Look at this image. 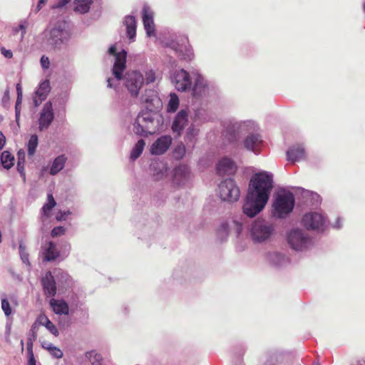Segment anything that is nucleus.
Returning a JSON list of instances; mask_svg holds the SVG:
<instances>
[{
    "mask_svg": "<svg viewBox=\"0 0 365 365\" xmlns=\"http://www.w3.org/2000/svg\"><path fill=\"white\" fill-rule=\"evenodd\" d=\"M273 187L272 176L267 173L255 174L249 185L243 212L250 217H254L266 205Z\"/></svg>",
    "mask_w": 365,
    "mask_h": 365,
    "instance_id": "obj_1",
    "label": "nucleus"
},
{
    "mask_svg": "<svg viewBox=\"0 0 365 365\" xmlns=\"http://www.w3.org/2000/svg\"><path fill=\"white\" fill-rule=\"evenodd\" d=\"M66 22H58L50 30H46L43 32L44 43L49 46L51 49H59L61 46L68 42L71 35L70 33L66 30Z\"/></svg>",
    "mask_w": 365,
    "mask_h": 365,
    "instance_id": "obj_2",
    "label": "nucleus"
},
{
    "mask_svg": "<svg viewBox=\"0 0 365 365\" xmlns=\"http://www.w3.org/2000/svg\"><path fill=\"white\" fill-rule=\"evenodd\" d=\"M155 114L150 111L140 112L133 124V132L140 136H148L155 133L159 128V121Z\"/></svg>",
    "mask_w": 365,
    "mask_h": 365,
    "instance_id": "obj_3",
    "label": "nucleus"
},
{
    "mask_svg": "<svg viewBox=\"0 0 365 365\" xmlns=\"http://www.w3.org/2000/svg\"><path fill=\"white\" fill-rule=\"evenodd\" d=\"M295 200L290 192L278 193L273 203V214L278 217H284L294 208Z\"/></svg>",
    "mask_w": 365,
    "mask_h": 365,
    "instance_id": "obj_4",
    "label": "nucleus"
},
{
    "mask_svg": "<svg viewBox=\"0 0 365 365\" xmlns=\"http://www.w3.org/2000/svg\"><path fill=\"white\" fill-rule=\"evenodd\" d=\"M220 198L224 201L234 202L238 200L240 191L234 180L226 179L218 186Z\"/></svg>",
    "mask_w": 365,
    "mask_h": 365,
    "instance_id": "obj_5",
    "label": "nucleus"
},
{
    "mask_svg": "<svg viewBox=\"0 0 365 365\" xmlns=\"http://www.w3.org/2000/svg\"><path fill=\"white\" fill-rule=\"evenodd\" d=\"M287 241L290 247L297 251L307 249L312 245V240L299 229H294L289 232Z\"/></svg>",
    "mask_w": 365,
    "mask_h": 365,
    "instance_id": "obj_6",
    "label": "nucleus"
},
{
    "mask_svg": "<svg viewBox=\"0 0 365 365\" xmlns=\"http://www.w3.org/2000/svg\"><path fill=\"white\" fill-rule=\"evenodd\" d=\"M274 231L272 224L264 220H256L251 228V236L255 242H261L267 240Z\"/></svg>",
    "mask_w": 365,
    "mask_h": 365,
    "instance_id": "obj_7",
    "label": "nucleus"
},
{
    "mask_svg": "<svg viewBox=\"0 0 365 365\" xmlns=\"http://www.w3.org/2000/svg\"><path fill=\"white\" fill-rule=\"evenodd\" d=\"M108 53L115 56V62L112 68L113 74L117 81H120L125 69L127 52L125 50L116 52V48L113 45L108 48Z\"/></svg>",
    "mask_w": 365,
    "mask_h": 365,
    "instance_id": "obj_8",
    "label": "nucleus"
},
{
    "mask_svg": "<svg viewBox=\"0 0 365 365\" xmlns=\"http://www.w3.org/2000/svg\"><path fill=\"white\" fill-rule=\"evenodd\" d=\"M143 82L144 78L138 71H128L125 74V86L132 96H138Z\"/></svg>",
    "mask_w": 365,
    "mask_h": 365,
    "instance_id": "obj_9",
    "label": "nucleus"
},
{
    "mask_svg": "<svg viewBox=\"0 0 365 365\" xmlns=\"http://www.w3.org/2000/svg\"><path fill=\"white\" fill-rule=\"evenodd\" d=\"M173 83L179 91H187L190 90L192 87L190 74L184 69H180L175 73Z\"/></svg>",
    "mask_w": 365,
    "mask_h": 365,
    "instance_id": "obj_10",
    "label": "nucleus"
},
{
    "mask_svg": "<svg viewBox=\"0 0 365 365\" xmlns=\"http://www.w3.org/2000/svg\"><path fill=\"white\" fill-rule=\"evenodd\" d=\"M54 118L53 105L51 101L46 103L40 113L38 128L41 131L48 128Z\"/></svg>",
    "mask_w": 365,
    "mask_h": 365,
    "instance_id": "obj_11",
    "label": "nucleus"
},
{
    "mask_svg": "<svg viewBox=\"0 0 365 365\" xmlns=\"http://www.w3.org/2000/svg\"><path fill=\"white\" fill-rule=\"evenodd\" d=\"M302 222L307 230H318L323 226L324 217L319 213L309 212L303 216Z\"/></svg>",
    "mask_w": 365,
    "mask_h": 365,
    "instance_id": "obj_12",
    "label": "nucleus"
},
{
    "mask_svg": "<svg viewBox=\"0 0 365 365\" xmlns=\"http://www.w3.org/2000/svg\"><path fill=\"white\" fill-rule=\"evenodd\" d=\"M175 50L184 60L190 61L194 58L195 54L192 47L189 42L187 36L182 38L177 43Z\"/></svg>",
    "mask_w": 365,
    "mask_h": 365,
    "instance_id": "obj_13",
    "label": "nucleus"
},
{
    "mask_svg": "<svg viewBox=\"0 0 365 365\" xmlns=\"http://www.w3.org/2000/svg\"><path fill=\"white\" fill-rule=\"evenodd\" d=\"M171 143L172 138L170 136H161L153 143L150 148V152L153 155H162L168 150Z\"/></svg>",
    "mask_w": 365,
    "mask_h": 365,
    "instance_id": "obj_14",
    "label": "nucleus"
},
{
    "mask_svg": "<svg viewBox=\"0 0 365 365\" xmlns=\"http://www.w3.org/2000/svg\"><path fill=\"white\" fill-rule=\"evenodd\" d=\"M237 166L235 163L230 158H222L216 166L217 173L219 175H232L235 173Z\"/></svg>",
    "mask_w": 365,
    "mask_h": 365,
    "instance_id": "obj_15",
    "label": "nucleus"
},
{
    "mask_svg": "<svg viewBox=\"0 0 365 365\" xmlns=\"http://www.w3.org/2000/svg\"><path fill=\"white\" fill-rule=\"evenodd\" d=\"M42 255L43 262L55 261L60 255L56 244L49 241L42 246Z\"/></svg>",
    "mask_w": 365,
    "mask_h": 365,
    "instance_id": "obj_16",
    "label": "nucleus"
},
{
    "mask_svg": "<svg viewBox=\"0 0 365 365\" xmlns=\"http://www.w3.org/2000/svg\"><path fill=\"white\" fill-rule=\"evenodd\" d=\"M305 158V150L302 145H294L287 151V160L292 163L304 160Z\"/></svg>",
    "mask_w": 365,
    "mask_h": 365,
    "instance_id": "obj_17",
    "label": "nucleus"
},
{
    "mask_svg": "<svg viewBox=\"0 0 365 365\" xmlns=\"http://www.w3.org/2000/svg\"><path fill=\"white\" fill-rule=\"evenodd\" d=\"M44 294L47 297H54L56 294V286L53 276L51 272H46L41 279Z\"/></svg>",
    "mask_w": 365,
    "mask_h": 365,
    "instance_id": "obj_18",
    "label": "nucleus"
},
{
    "mask_svg": "<svg viewBox=\"0 0 365 365\" xmlns=\"http://www.w3.org/2000/svg\"><path fill=\"white\" fill-rule=\"evenodd\" d=\"M143 22L147 35L148 36H155V26L153 21V14L145 6L143 9Z\"/></svg>",
    "mask_w": 365,
    "mask_h": 365,
    "instance_id": "obj_19",
    "label": "nucleus"
},
{
    "mask_svg": "<svg viewBox=\"0 0 365 365\" xmlns=\"http://www.w3.org/2000/svg\"><path fill=\"white\" fill-rule=\"evenodd\" d=\"M50 91L51 86L48 80H45L41 83L35 93L36 96L34 98V103L35 106H38L47 98Z\"/></svg>",
    "mask_w": 365,
    "mask_h": 365,
    "instance_id": "obj_20",
    "label": "nucleus"
},
{
    "mask_svg": "<svg viewBox=\"0 0 365 365\" xmlns=\"http://www.w3.org/2000/svg\"><path fill=\"white\" fill-rule=\"evenodd\" d=\"M242 230V225L235 220H232L230 223L224 222L221 225L220 228L218 230V235L220 236H227L229 232H233L237 236H238Z\"/></svg>",
    "mask_w": 365,
    "mask_h": 365,
    "instance_id": "obj_21",
    "label": "nucleus"
},
{
    "mask_svg": "<svg viewBox=\"0 0 365 365\" xmlns=\"http://www.w3.org/2000/svg\"><path fill=\"white\" fill-rule=\"evenodd\" d=\"M262 143V137L258 134H251L244 140V146L254 153L259 152V148Z\"/></svg>",
    "mask_w": 365,
    "mask_h": 365,
    "instance_id": "obj_22",
    "label": "nucleus"
},
{
    "mask_svg": "<svg viewBox=\"0 0 365 365\" xmlns=\"http://www.w3.org/2000/svg\"><path fill=\"white\" fill-rule=\"evenodd\" d=\"M187 112L185 110H181L177 114L173 125L172 130L173 132H177L178 134L183 130L187 122Z\"/></svg>",
    "mask_w": 365,
    "mask_h": 365,
    "instance_id": "obj_23",
    "label": "nucleus"
},
{
    "mask_svg": "<svg viewBox=\"0 0 365 365\" xmlns=\"http://www.w3.org/2000/svg\"><path fill=\"white\" fill-rule=\"evenodd\" d=\"M189 171L186 165H180L173 170V182L180 185L188 178Z\"/></svg>",
    "mask_w": 365,
    "mask_h": 365,
    "instance_id": "obj_24",
    "label": "nucleus"
},
{
    "mask_svg": "<svg viewBox=\"0 0 365 365\" xmlns=\"http://www.w3.org/2000/svg\"><path fill=\"white\" fill-rule=\"evenodd\" d=\"M50 305L53 311L57 314H68L69 308L68 304L63 299H51Z\"/></svg>",
    "mask_w": 365,
    "mask_h": 365,
    "instance_id": "obj_25",
    "label": "nucleus"
},
{
    "mask_svg": "<svg viewBox=\"0 0 365 365\" xmlns=\"http://www.w3.org/2000/svg\"><path fill=\"white\" fill-rule=\"evenodd\" d=\"M124 24L126 26L127 36L129 39L133 40L136 35V20L133 16L128 15L124 19Z\"/></svg>",
    "mask_w": 365,
    "mask_h": 365,
    "instance_id": "obj_26",
    "label": "nucleus"
},
{
    "mask_svg": "<svg viewBox=\"0 0 365 365\" xmlns=\"http://www.w3.org/2000/svg\"><path fill=\"white\" fill-rule=\"evenodd\" d=\"M67 158L65 155H61L55 158L50 169V174L52 175H56L59 173L65 165Z\"/></svg>",
    "mask_w": 365,
    "mask_h": 365,
    "instance_id": "obj_27",
    "label": "nucleus"
},
{
    "mask_svg": "<svg viewBox=\"0 0 365 365\" xmlns=\"http://www.w3.org/2000/svg\"><path fill=\"white\" fill-rule=\"evenodd\" d=\"M141 101L149 108L150 106H154L155 102L159 101V99L153 90H146L141 97Z\"/></svg>",
    "mask_w": 365,
    "mask_h": 365,
    "instance_id": "obj_28",
    "label": "nucleus"
},
{
    "mask_svg": "<svg viewBox=\"0 0 365 365\" xmlns=\"http://www.w3.org/2000/svg\"><path fill=\"white\" fill-rule=\"evenodd\" d=\"M93 4L92 0H75L74 11L80 14H86L88 12L91 5Z\"/></svg>",
    "mask_w": 365,
    "mask_h": 365,
    "instance_id": "obj_29",
    "label": "nucleus"
},
{
    "mask_svg": "<svg viewBox=\"0 0 365 365\" xmlns=\"http://www.w3.org/2000/svg\"><path fill=\"white\" fill-rule=\"evenodd\" d=\"M14 156L8 150H4L1 155V163L2 166L9 170L14 165Z\"/></svg>",
    "mask_w": 365,
    "mask_h": 365,
    "instance_id": "obj_30",
    "label": "nucleus"
},
{
    "mask_svg": "<svg viewBox=\"0 0 365 365\" xmlns=\"http://www.w3.org/2000/svg\"><path fill=\"white\" fill-rule=\"evenodd\" d=\"M240 128V125L236 123L227 128L225 136L230 143L235 142L238 140Z\"/></svg>",
    "mask_w": 365,
    "mask_h": 365,
    "instance_id": "obj_31",
    "label": "nucleus"
},
{
    "mask_svg": "<svg viewBox=\"0 0 365 365\" xmlns=\"http://www.w3.org/2000/svg\"><path fill=\"white\" fill-rule=\"evenodd\" d=\"M145 145V143L144 140H143V139L139 140L136 143V144L135 145L134 148H133V150L130 153V159L133 160H135L138 158H139L143 151Z\"/></svg>",
    "mask_w": 365,
    "mask_h": 365,
    "instance_id": "obj_32",
    "label": "nucleus"
},
{
    "mask_svg": "<svg viewBox=\"0 0 365 365\" xmlns=\"http://www.w3.org/2000/svg\"><path fill=\"white\" fill-rule=\"evenodd\" d=\"M47 200L48 202L42 207V212L44 215L48 217L50 215L51 210L56 206V202L51 193H48L47 195Z\"/></svg>",
    "mask_w": 365,
    "mask_h": 365,
    "instance_id": "obj_33",
    "label": "nucleus"
},
{
    "mask_svg": "<svg viewBox=\"0 0 365 365\" xmlns=\"http://www.w3.org/2000/svg\"><path fill=\"white\" fill-rule=\"evenodd\" d=\"M206 89V85L203 83V81L200 78H197L192 88V95L194 96H202Z\"/></svg>",
    "mask_w": 365,
    "mask_h": 365,
    "instance_id": "obj_34",
    "label": "nucleus"
},
{
    "mask_svg": "<svg viewBox=\"0 0 365 365\" xmlns=\"http://www.w3.org/2000/svg\"><path fill=\"white\" fill-rule=\"evenodd\" d=\"M86 356L89 359V361L92 365H102L103 357L100 354L96 353L95 351L86 352Z\"/></svg>",
    "mask_w": 365,
    "mask_h": 365,
    "instance_id": "obj_35",
    "label": "nucleus"
},
{
    "mask_svg": "<svg viewBox=\"0 0 365 365\" xmlns=\"http://www.w3.org/2000/svg\"><path fill=\"white\" fill-rule=\"evenodd\" d=\"M38 136L36 135H31L28 142V144H27L29 155H34L36 148L38 146Z\"/></svg>",
    "mask_w": 365,
    "mask_h": 365,
    "instance_id": "obj_36",
    "label": "nucleus"
},
{
    "mask_svg": "<svg viewBox=\"0 0 365 365\" xmlns=\"http://www.w3.org/2000/svg\"><path fill=\"white\" fill-rule=\"evenodd\" d=\"M170 96L167 110L168 112H175L179 106V98L175 93H171Z\"/></svg>",
    "mask_w": 365,
    "mask_h": 365,
    "instance_id": "obj_37",
    "label": "nucleus"
},
{
    "mask_svg": "<svg viewBox=\"0 0 365 365\" xmlns=\"http://www.w3.org/2000/svg\"><path fill=\"white\" fill-rule=\"evenodd\" d=\"M43 346L44 348H46V349L48 350V351L50 352V354L55 358L56 359H60L63 356V352L62 351L56 347V346H52V344H49L47 347L44 346V345H43Z\"/></svg>",
    "mask_w": 365,
    "mask_h": 365,
    "instance_id": "obj_38",
    "label": "nucleus"
},
{
    "mask_svg": "<svg viewBox=\"0 0 365 365\" xmlns=\"http://www.w3.org/2000/svg\"><path fill=\"white\" fill-rule=\"evenodd\" d=\"M1 309L6 317H9L11 314V307L8 299L6 298L1 299Z\"/></svg>",
    "mask_w": 365,
    "mask_h": 365,
    "instance_id": "obj_39",
    "label": "nucleus"
},
{
    "mask_svg": "<svg viewBox=\"0 0 365 365\" xmlns=\"http://www.w3.org/2000/svg\"><path fill=\"white\" fill-rule=\"evenodd\" d=\"M45 319V327L51 331V333H52L55 336H58V331L56 326L47 317H46Z\"/></svg>",
    "mask_w": 365,
    "mask_h": 365,
    "instance_id": "obj_40",
    "label": "nucleus"
},
{
    "mask_svg": "<svg viewBox=\"0 0 365 365\" xmlns=\"http://www.w3.org/2000/svg\"><path fill=\"white\" fill-rule=\"evenodd\" d=\"M65 232H66V230L63 227L57 226V227H53V230H51V236L52 237L61 236V235H64Z\"/></svg>",
    "mask_w": 365,
    "mask_h": 365,
    "instance_id": "obj_41",
    "label": "nucleus"
},
{
    "mask_svg": "<svg viewBox=\"0 0 365 365\" xmlns=\"http://www.w3.org/2000/svg\"><path fill=\"white\" fill-rule=\"evenodd\" d=\"M145 80L147 83H153L155 81V72L152 70L146 72L145 73Z\"/></svg>",
    "mask_w": 365,
    "mask_h": 365,
    "instance_id": "obj_42",
    "label": "nucleus"
},
{
    "mask_svg": "<svg viewBox=\"0 0 365 365\" xmlns=\"http://www.w3.org/2000/svg\"><path fill=\"white\" fill-rule=\"evenodd\" d=\"M41 64L42 68H48L50 66V61L48 57L43 56L41 58Z\"/></svg>",
    "mask_w": 365,
    "mask_h": 365,
    "instance_id": "obj_43",
    "label": "nucleus"
},
{
    "mask_svg": "<svg viewBox=\"0 0 365 365\" xmlns=\"http://www.w3.org/2000/svg\"><path fill=\"white\" fill-rule=\"evenodd\" d=\"M26 346H27V351H28L30 356H31L32 355H34V354H33V341H32L31 339H28Z\"/></svg>",
    "mask_w": 365,
    "mask_h": 365,
    "instance_id": "obj_44",
    "label": "nucleus"
},
{
    "mask_svg": "<svg viewBox=\"0 0 365 365\" xmlns=\"http://www.w3.org/2000/svg\"><path fill=\"white\" fill-rule=\"evenodd\" d=\"M1 53L6 58H11L13 56V53L11 50H6L5 48H1Z\"/></svg>",
    "mask_w": 365,
    "mask_h": 365,
    "instance_id": "obj_45",
    "label": "nucleus"
},
{
    "mask_svg": "<svg viewBox=\"0 0 365 365\" xmlns=\"http://www.w3.org/2000/svg\"><path fill=\"white\" fill-rule=\"evenodd\" d=\"M6 143V138L3 133L0 130V150L3 149Z\"/></svg>",
    "mask_w": 365,
    "mask_h": 365,
    "instance_id": "obj_46",
    "label": "nucleus"
},
{
    "mask_svg": "<svg viewBox=\"0 0 365 365\" xmlns=\"http://www.w3.org/2000/svg\"><path fill=\"white\" fill-rule=\"evenodd\" d=\"M17 156H18V161H21L23 163L25 162V153L23 150H20L18 153H17Z\"/></svg>",
    "mask_w": 365,
    "mask_h": 365,
    "instance_id": "obj_47",
    "label": "nucleus"
},
{
    "mask_svg": "<svg viewBox=\"0 0 365 365\" xmlns=\"http://www.w3.org/2000/svg\"><path fill=\"white\" fill-rule=\"evenodd\" d=\"M71 0H58L57 4L54 6L55 8H61L66 6L70 2Z\"/></svg>",
    "mask_w": 365,
    "mask_h": 365,
    "instance_id": "obj_48",
    "label": "nucleus"
},
{
    "mask_svg": "<svg viewBox=\"0 0 365 365\" xmlns=\"http://www.w3.org/2000/svg\"><path fill=\"white\" fill-rule=\"evenodd\" d=\"M68 214H70V212H68ZM66 215H67L66 212H60L59 213L57 214L56 218L58 221L64 220H66Z\"/></svg>",
    "mask_w": 365,
    "mask_h": 365,
    "instance_id": "obj_49",
    "label": "nucleus"
},
{
    "mask_svg": "<svg viewBox=\"0 0 365 365\" xmlns=\"http://www.w3.org/2000/svg\"><path fill=\"white\" fill-rule=\"evenodd\" d=\"M17 169L19 170V172L22 174L24 173V163L21 162V161H18L17 162Z\"/></svg>",
    "mask_w": 365,
    "mask_h": 365,
    "instance_id": "obj_50",
    "label": "nucleus"
},
{
    "mask_svg": "<svg viewBox=\"0 0 365 365\" xmlns=\"http://www.w3.org/2000/svg\"><path fill=\"white\" fill-rule=\"evenodd\" d=\"M47 1L48 0H38V3L36 7V12L39 11L42 6H44Z\"/></svg>",
    "mask_w": 365,
    "mask_h": 365,
    "instance_id": "obj_51",
    "label": "nucleus"
},
{
    "mask_svg": "<svg viewBox=\"0 0 365 365\" xmlns=\"http://www.w3.org/2000/svg\"><path fill=\"white\" fill-rule=\"evenodd\" d=\"M19 250H20V253H21V258H22L23 261L24 262H26V260L28 261V257L24 256L23 254V252L24 250V247L21 244L19 245Z\"/></svg>",
    "mask_w": 365,
    "mask_h": 365,
    "instance_id": "obj_52",
    "label": "nucleus"
},
{
    "mask_svg": "<svg viewBox=\"0 0 365 365\" xmlns=\"http://www.w3.org/2000/svg\"><path fill=\"white\" fill-rule=\"evenodd\" d=\"M22 96H17L15 109L17 110V106L21 104Z\"/></svg>",
    "mask_w": 365,
    "mask_h": 365,
    "instance_id": "obj_53",
    "label": "nucleus"
},
{
    "mask_svg": "<svg viewBox=\"0 0 365 365\" xmlns=\"http://www.w3.org/2000/svg\"><path fill=\"white\" fill-rule=\"evenodd\" d=\"M19 29L22 31V37H24V34H26V26L24 24H20L19 26Z\"/></svg>",
    "mask_w": 365,
    "mask_h": 365,
    "instance_id": "obj_54",
    "label": "nucleus"
},
{
    "mask_svg": "<svg viewBox=\"0 0 365 365\" xmlns=\"http://www.w3.org/2000/svg\"><path fill=\"white\" fill-rule=\"evenodd\" d=\"M17 96H22L21 86L19 83L16 85Z\"/></svg>",
    "mask_w": 365,
    "mask_h": 365,
    "instance_id": "obj_55",
    "label": "nucleus"
},
{
    "mask_svg": "<svg viewBox=\"0 0 365 365\" xmlns=\"http://www.w3.org/2000/svg\"><path fill=\"white\" fill-rule=\"evenodd\" d=\"M29 365H36L35 359L34 355L29 357Z\"/></svg>",
    "mask_w": 365,
    "mask_h": 365,
    "instance_id": "obj_56",
    "label": "nucleus"
},
{
    "mask_svg": "<svg viewBox=\"0 0 365 365\" xmlns=\"http://www.w3.org/2000/svg\"><path fill=\"white\" fill-rule=\"evenodd\" d=\"M107 82H108V88H114L115 87V86L112 83V79L110 78H108Z\"/></svg>",
    "mask_w": 365,
    "mask_h": 365,
    "instance_id": "obj_57",
    "label": "nucleus"
},
{
    "mask_svg": "<svg viewBox=\"0 0 365 365\" xmlns=\"http://www.w3.org/2000/svg\"><path fill=\"white\" fill-rule=\"evenodd\" d=\"M161 165V163H159V162H155V163H153L151 164V168L153 169H155L157 167H160V165Z\"/></svg>",
    "mask_w": 365,
    "mask_h": 365,
    "instance_id": "obj_58",
    "label": "nucleus"
},
{
    "mask_svg": "<svg viewBox=\"0 0 365 365\" xmlns=\"http://www.w3.org/2000/svg\"><path fill=\"white\" fill-rule=\"evenodd\" d=\"M20 110L19 109V106H17V110L16 109V117L19 115Z\"/></svg>",
    "mask_w": 365,
    "mask_h": 365,
    "instance_id": "obj_59",
    "label": "nucleus"
},
{
    "mask_svg": "<svg viewBox=\"0 0 365 365\" xmlns=\"http://www.w3.org/2000/svg\"><path fill=\"white\" fill-rule=\"evenodd\" d=\"M179 150L180 151V153H182L184 152V148H182V149L180 148Z\"/></svg>",
    "mask_w": 365,
    "mask_h": 365,
    "instance_id": "obj_60",
    "label": "nucleus"
},
{
    "mask_svg": "<svg viewBox=\"0 0 365 365\" xmlns=\"http://www.w3.org/2000/svg\"><path fill=\"white\" fill-rule=\"evenodd\" d=\"M6 96H8L9 94V91H6V93H5Z\"/></svg>",
    "mask_w": 365,
    "mask_h": 365,
    "instance_id": "obj_61",
    "label": "nucleus"
},
{
    "mask_svg": "<svg viewBox=\"0 0 365 365\" xmlns=\"http://www.w3.org/2000/svg\"><path fill=\"white\" fill-rule=\"evenodd\" d=\"M364 9L365 11V1H364Z\"/></svg>",
    "mask_w": 365,
    "mask_h": 365,
    "instance_id": "obj_62",
    "label": "nucleus"
}]
</instances>
